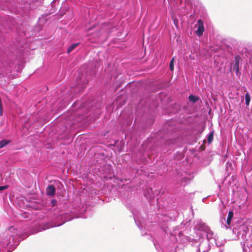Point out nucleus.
<instances>
[{
	"label": "nucleus",
	"instance_id": "ddd939ff",
	"mask_svg": "<svg viewBox=\"0 0 252 252\" xmlns=\"http://www.w3.org/2000/svg\"><path fill=\"white\" fill-rule=\"evenodd\" d=\"M8 188V186H0V191H2Z\"/></svg>",
	"mask_w": 252,
	"mask_h": 252
},
{
	"label": "nucleus",
	"instance_id": "1a4fd4ad",
	"mask_svg": "<svg viewBox=\"0 0 252 252\" xmlns=\"http://www.w3.org/2000/svg\"><path fill=\"white\" fill-rule=\"evenodd\" d=\"M246 104L248 106L250 104L251 96L248 93L245 95Z\"/></svg>",
	"mask_w": 252,
	"mask_h": 252
},
{
	"label": "nucleus",
	"instance_id": "7ed1b4c3",
	"mask_svg": "<svg viewBox=\"0 0 252 252\" xmlns=\"http://www.w3.org/2000/svg\"><path fill=\"white\" fill-rule=\"evenodd\" d=\"M55 188L53 185L49 186L46 189V193L48 195L54 196L55 194Z\"/></svg>",
	"mask_w": 252,
	"mask_h": 252
},
{
	"label": "nucleus",
	"instance_id": "9d476101",
	"mask_svg": "<svg viewBox=\"0 0 252 252\" xmlns=\"http://www.w3.org/2000/svg\"><path fill=\"white\" fill-rule=\"evenodd\" d=\"M174 58H173L172 60H171L169 64V67L171 71H173L174 70Z\"/></svg>",
	"mask_w": 252,
	"mask_h": 252
},
{
	"label": "nucleus",
	"instance_id": "f257e3e1",
	"mask_svg": "<svg viewBox=\"0 0 252 252\" xmlns=\"http://www.w3.org/2000/svg\"><path fill=\"white\" fill-rule=\"evenodd\" d=\"M198 29L196 31V34L200 36L202 35L203 32H204V27L203 23L202 20L199 19L197 21Z\"/></svg>",
	"mask_w": 252,
	"mask_h": 252
},
{
	"label": "nucleus",
	"instance_id": "f03ea898",
	"mask_svg": "<svg viewBox=\"0 0 252 252\" xmlns=\"http://www.w3.org/2000/svg\"><path fill=\"white\" fill-rule=\"evenodd\" d=\"M241 60V58L239 56L237 55L235 57L234 59V64L233 67V70H235L236 73L239 72V63Z\"/></svg>",
	"mask_w": 252,
	"mask_h": 252
},
{
	"label": "nucleus",
	"instance_id": "20e7f679",
	"mask_svg": "<svg viewBox=\"0 0 252 252\" xmlns=\"http://www.w3.org/2000/svg\"><path fill=\"white\" fill-rule=\"evenodd\" d=\"M233 212L232 211H229L228 212V217L227 219V224L229 225L231 223L232 219L233 217Z\"/></svg>",
	"mask_w": 252,
	"mask_h": 252
},
{
	"label": "nucleus",
	"instance_id": "6e6552de",
	"mask_svg": "<svg viewBox=\"0 0 252 252\" xmlns=\"http://www.w3.org/2000/svg\"><path fill=\"white\" fill-rule=\"evenodd\" d=\"M214 137V132L212 131L210 133L207 137V141L209 144H210L213 140Z\"/></svg>",
	"mask_w": 252,
	"mask_h": 252
},
{
	"label": "nucleus",
	"instance_id": "39448f33",
	"mask_svg": "<svg viewBox=\"0 0 252 252\" xmlns=\"http://www.w3.org/2000/svg\"><path fill=\"white\" fill-rule=\"evenodd\" d=\"M189 99L190 101L195 103L199 99V97L198 96L191 94L189 95Z\"/></svg>",
	"mask_w": 252,
	"mask_h": 252
},
{
	"label": "nucleus",
	"instance_id": "423d86ee",
	"mask_svg": "<svg viewBox=\"0 0 252 252\" xmlns=\"http://www.w3.org/2000/svg\"><path fill=\"white\" fill-rule=\"evenodd\" d=\"M79 45V43H74L71 44L68 48L67 53V54H69L72 51H73L78 45Z\"/></svg>",
	"mask_w": 252,
	"mask_h": 252
},
{
	"label": "nucleus",
	"instance_id": "f8f14e48",
	"mask_svg": "<svg viewBox=\"0 0 252 252\" xmlns=\"http://www.w3.org/2000/svg\"><path fill=\"white\" fill-rule=\"evenodd\" d=\"M51 204L52 206H55L57 205V200L56 199H52L51 201Z\"/></svg>",
	"mask_w": 252,
	"mask_h": 252
},
{
	"label": "nucleus",
	"instance_id": "0eeeda50",
	"mask_svg": "<svg viewBox=\"0 0 252 252\" xmlns=\"http://www.w3.org/2000/svg\"><path fill=\"white\" fill-rule=\"evenodd\" d=\"M10 140H2L0 141V149L3 148L5 145H7L10 143Z\"/></svg>",
	"mask_w": 252,
	"mask_h": 252
},
{
	"label": "nucleus",
	"instance_id": "9b49d317",
	"mask_svg": "<svg viewBox=\"0 0 252 252\" xmlns=\"http://www.w3.org/2000/svg\"><path fill=\"white\" fill-rule=\"evenodd\" d=\"M56 185L57 186L58 189H61L63 188V185L59 181L56 182Z\"/></svg>",
	"mask_w": 252,
	"mask_h": 252
},
{
	"label": "nucleus",
	"instance_id": "4468645a",
	"mask_svg": "<svg viewBox=\"0 0 252 252\" xmlns=\"http://www.w3.org/2000/svg\"><path fill=\"white\" fill-rule=\"evenodd\" d=\"M200 147H201V148L203 150H204V149H205L203 145H201V146H200Z\"/></svg>",
	"mask_w": 252,
	"mask_h": 252
}]
</instances>
